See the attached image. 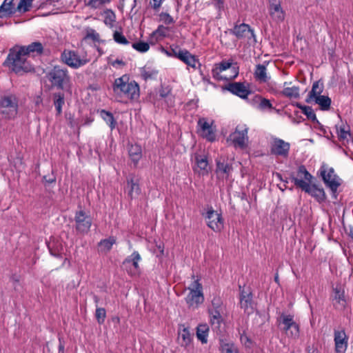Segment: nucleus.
<instances>
[{"label":"nucleus","instance_id":"54","mask_svg":"<svg viewBox=\"0 0 353 353\" xmlns=\"http://www.w3.org/2000/svg\"><path fill=\"white\" fill-rule=\"evenodd\" d=\"M95 316L99 323H103L106 316V312L105 309L102 307H97L96 309Z\"/></svg>","mask_w":353,"mask_h":353},{"label":"nucleus","instance_id":"7","mask_svg":"<svg viewBox=\"0 0 353 353\" xmlns=\"http://www.w3.org/2000/svg\"><path fill=\"white\" fill-rule=\"evenodd\" d=\"M1 113L6 118L14 117L18 112V99L14 94H7L0 99Z\"/></svg>","mask_w":353,"mask_h":353},{"label":"nucleus","instance_id":"31","mask_svg":"<svg viewBox=\"0 0 353 353\" xmlns=\"http://www.w3.org/2000/svg\"><path fill=\"white\" fill-rule=\"evenodd\" d=\"M336 129L339 141L348 142L351 137L350 127L341 123L340 125H336Z\"/></svg>","mask_w":353,"mask_h":353},{"label":"nucleus","instance_id":"2","mask_svg":"<svg viewBox=\"0 0 353 353\" xmlns=\"http://www.w3.org/2000/svg\"><path fill=\"white\" fill-rule=\"evenodd\" d=\"M113 90L130 100H137L140 95L139 86L134 81H130L129 77L123 75L114 80Z\"/></svg>","mask_w":353,"mask_h":353},{"label":"nucleus","instance_id":"5","mask_svg":"<svg viewBox=\"0 0 353 353\" xmlns=\"http://www.w3.org/2000/svg\"><path fill=\"white\" fill-rule=\"evenodd\" d=\"M189 294L185 298V302L188 307L196 308L204 301V296L203 293V287L199 282V279H196L188 287Z\"/></svg>","mask_w":353,"mask_h":353},{"label":"nucleus","instance_id":"4","mask_svg":"<svg viewBox=\"0 0 353 353\" xmlns=\"http://www.w3.org/2000/svg\"><path fill=\"white\" fill-rule=\"evenodd\" d=\"M60 59L63 63L72 69L83 67L90 61L87 52L79 50H64Z\"/></svg>","mask_w":353,"mask_h":353},{"label":"nucleus","instance_id":"47","mask_svg":"<svg viewBox=\"0 0 353 353\" xmlns=\"http://www.w3.org/2000/svg\"><path fill=\"white\" fill-rule=\"evenodd\" d=\"M132 47L137 51L141 53L146 52L150 49L149 43L144 41L133 43Z\"/></svg>","mask_w":353,"mask_h":353},{"label":"nucleus","instance_id":"28","mask_svg":"<svg viewBox=\"0 0 353 353\" xmlns=\"http://www.w3.org/2000/svg\"><path fill=\"white\" fill-rule=\"evenodd\" d=\"M323 83L320 81H315L312 84V90L308 94L307 98L306 99L307 103L312 102V100L315 99L316 97L321 96V93L323 91Z\"/></svg>","mask_w":353,"mask_h":353},{"label":"nucleus","instance_id":"63","mask_svg":"<svg viewBox=\"0 0 353 353\" xmlns=\"http://www.w3.org/2000/svg\"><path fill=\"white\" fill-rule=\"evenodd\" d=\"M46 181H47L48 183H54V182H55V178H53V179H49V180H47Z\"/></svg>","mask_w":353,"mask_h":353},{"label":"nucleus","instance_id":"20","mask_svg":"<svg viewBox=\"0 0 353 353\" xmlns=\"http://www.w3.org/2000/svg\"><path fill=\"white\" fill-rule=\"evenodd\" d=\"M126 190L131 199L137 198L141 194L139 179L132 176H129L127 179Z\"/></svg>","mask_w":353,"mask_h":353},{"label":"nucleus","instance_id":"27","mask_svg":"<svg viewBox=\"0 0 353 353\" xmlns=\"http://www.w3.org/2000/svg\"><path fill=\"white\" fill-rule=\"evenodd\" d=\"M15 12L13 0H4L0 6V18L11 16Z\"/></svg>","mask_w":353,"mask_h":353},{"label":"nucleus","instance_id":"13","mask_svg":"<svg viewBox=\"0 0 353 353\" xmlns=\"http://www.w3.org/2000/svg\"><path fill=\"white\" fill-rule=\"evenodd\" d=\"M290 148V145L288 142L279 138H274L271 143L270 152L276 156L287 157L289 154Z\"/></svg>","mask_w":353,"mask_h":353},{"label":"nucleus","instance_id":"62","mask_svg":"<svg viewBox=\"0 0 353 353\" xmlns=\"http://www.w3.org/2000/svg\"><path fill=\"white\" fill-rule=\"evenodd\" d=\"M59 352H63V350H64V345L61 343L60 339H59Z\"/></svg>","mask_w":353,"mask_h":353},{"label":"nucleus","instance_id":"3","mask_svg":"<svg viewBox=\"0 0 353 353\" xmlns=\"http://www.w3.org/2000/svg\"><path fill=\"white\" fill-rule=\"evenodd\" d=\"M48 79L53 87L72 92V81L68 70L60 66H54L47 74Z\"/></svg>","mask_w":353,"mask_h":353},{"label":"nucleus","instance_id":"24","mask_svg":"<svg viewBox=\"0 0 353 353\" xmlns=\"http://www.w3.org/2000/svg\"><path fill=\"white\" fill-rule=\"evenodd\" d=\"M254 77L259 83H269L271 79V77L268 74L266 66L263 64L256 65Z\"/></svg>","mask_w":353,"mask_h":353},{"label":"nucleus","instance_id":"61","mask_svg":"<svg viewBox=\"0 0 353 353\" xmlns=\"http://www.w3.org/2000/svg\"><path fill=\"white\" fill-rule=\"evenodd\" d=\"M307 353H319V350L316 348L310 346H308L307 347Z\"/></svg>","mask_w":353,"mask_h":353},{"label":"nucleus","instance_id":"48","mask_svg":"<svg viewBox=\"0 0 353 353\" xmlns=\"http://www.w3.org/2000/svg\"><path fill=\"white\" fill-rule=\"evenodd\" d=\"M34 0H20L17 10L20 12H26L30 10Z\"/></svg>","mask_w":353,"mask_h":353},{"label":"nucleus","instance_id":"25","mask_svg":"<svg viewBox=\"0 0 353 353\" xmlns=\"http://www.w3.org/2000/svg\"><path fill=\"white\" fill-rule=\"evenodd\" d=\"M19 48L28 57H29L31 53L41 54L43 50V45L40 42H33L28 46H19Z\"/></svg>","mask_w":353,"mask_h":353},{"label":"nucleus","instance_id":"41","mask_svg":"<svg viewBox=\"0 0 353 353\" xmlns=\"http://www.w3.org/2000/svg\"><path fill=\"white\" fill-rule=\"evenodd\" d=\"M116 243V239L113 236L103 239L99 242V247L103 252H108L111 250L112 245Z\"/></svg>","mask_w":353,"mask_h":353},{"label":"nucleus","instance_id":"52","mask_svg":"<svg viewBox=\"0 0 353 353\" xmlns=\"http://www.w3.org/2000/svg\"><path fill=\"white\" fill-rule=\"evenodd\" d=\"M183 49H181L179 46H176L174 47H171L170 50H164L163 51L165 53V54L170 57H175L178 59V54H181Z\"/></svg>","mask_w":353,"mask_h":353},{"label":"nucleus","instance_id":"36","mask_svg":"<svg viewBox=\"0 0 353 353\" xmlns=\"http://www.w3.org/2000/svg\"><path fill=\"white\" fill-rule=\"evenodd\" d=\"M315 103L318 104L320 106V109L323 111H327L330 108L331 105V99L327 96L321 95L313 100Z\"/></svg>","mask_w":353,"mask_h":353},{"label":"nucleus","instance_id":"15","mask_svg":"<svg viewBox=\"0 0 353 353\" xmlns=\"http://www.w3.org/2000/svg\"><path fill=\"white\" fill-rule=\"evenodd\" d=\"M269 14L272 19L277 22H283L285 17V12L281 7L279 0H269Z\"/></svg>","mask_w":353,"mask_h":353},{"label":"nucleus","instance_id":"37","mask_svg":"<svg viewBox=\"0 0 353 353\" xmlns=\"http://www.w3.org/2000/svg\"><path fill=\"white\" fill-rule=\"evenodd\" d=\"M179 339L182 346H188L192 340V335L188 327H183L179 332Z\"/></svg>","mask_w":353,"mask_h":353},{"label":"nucleus","instance_id":"35","mask_svg":"<svg viewBox=\"0 0 353 353\" xmlns=\"http://www.w3.org/2000/svg\"><path fill=\"white\" fill-rule=\"evenodd\" d=\"M129 155L132 161L135 165L137 164L139 161L142 157V150L139 145H131L129 148Z\"/></svg>","mask_w":353,"mask_h":353},{"label":"nucleus","instance_id":"26","mask_svg":"<svg viewBox=\"0 0 353 353\" xmlns=\"http://www.w3.org/2000/svg\"><path fill=\"white\" fill-rule=\"evenodd\" d=\"M169 28L163 25H160L158 28L153 31L150 36V40L152 43L157 42L168 36Z\"/></svg>","mask_w":353,"mask_h":353},{"label":"nucleus","instance_id":"44","mask_svg":"<svg viewBox=\"0 0 353 353\" xmlns=\"http://www.w3.org/2000/svg\"><path fill=\"white\" fill-rule=\"evenodd\" d=\"M297 106L302 110V112L307 117V119L313 121L316 120V114L311 107L302 105L299 103L297 104Z\"/></svg>","mask_w":353,"mask_h":353},{"label":"nucleus","instance_id":"1","mask_svg":"<svg viewBox=\"0 0 353 353\" xmlns=\"http://www.w3.org/2000/svg\"><path fill=\"white\" fill-rule=\"evenodd\" d=\"M19 46H15L10 50L3 65L17 74L21 75L34 71V66Z\"/></svg>","mask_w":353,"mask_h":353},{"label":"nucleus","instance_id":"64","mask_svg":"<svg viewBox=\"0 0 353 353\" xmlns=\"http://www.w3.org/2000/svg\"><path fill=\"white\" fill-rule=\"evenodd\" d=\"M276 176L280 180H282L281 175L279 173H276Z\"/></svg>","mask_w":353,"mask_h":353},{"label":"nucleus","instance_id":"42","mask_svg":"<svg viewBox=\"0 0 353 353\" xmlns=\"http://www.w3.org/2000/svg\"><path fill=\"white\" fill-rule=\"evenodd\" d=\"M100 114L112 130L115 128L116 122L112 113L103 110L101 111Z\"/></svg>","mask_w":353,"mask_h":353},{"label":"nucleus","instance_id":"49","mask_svg":"<svg viewBox=\"0 0 353 353\" xmlns=\"http://www.w3.org/2000/svg\"><path fill=\"white\" fill-rule=\"evenodd\" d=\"M223 302L219 296H214L211 301V305L208 310H222Z\"/></svg>","mask_w":353,"mask_h":353},{"label":"nucleus","instance_id":"40","mask_svg":"<svg viewBox=\"0 0 353 353\" xmlns=\"http://www.w3.org/2000/svg\"><path fill=\"white\" fill-rule=\"evenodd\" d=\"M103 14H104V20H103L104 23L110 28H113L114 23L116 21V15H115L114 12L112 10L107 9L104 11Z\"/></svg>","mask_w":353,"mask_h":353},{"label":"nucleus","instance_id":"21","mask_svg":"<svg viewBox=\"0 0 353 353\" xmlns=\"http://www.w3.org/2000/svg\"><path fill=\"white\" fill-rule=\"evenodd\" d=\"M347 337L343 330L334 331L335 349L337 352H344L347 346Z\"/></svg>","mask_w":353,"mask_h":353},{"label":"nucleus","instance_id":"30","mask_svg":"<svg viewBox=\"0 0 353 353\" xmlns=\"http://www.w3.org/2000/svg\"><path fill=\"white\" fill-rule=\"evenodd\" d=\"M232 166L225 162L221 161V160H216V173L222 177L228 178L230 174L232 172Z\"/></svg>","mask_w":353,"mask_h":353},{"label":"nucleus","instance_id":"14","mask_svg":"<svg viewBox=\"0 0 353 353\" xmlns=\"http://www.w3.org/2000/svg\"><path fill=\"white\" fill-rule=\"evenodd\" d=\"M141 257L138 252L134 251L131 255L125 258L123 262V265L131 275L136 274L139 271V262Z\"/></svg>","mask_w":353,"mask_h":353},{"label":"nucleus","instance_id":"9","mask_svg":"<svg viewBox=\"0 0 353 353\" xmlns=\"http://www.w3.org/2000/svg\"><path fill=\"white\" fill-rule=\"evenodd\" d=\"M76 231L81 234H88L92 224L90 215L82 209L77 210L74 214Z\"/></svg>","mask_w":353,"mask_h":353},{"label":"nucleus","instance_id":"43","mask_svg":"<svg viewBox=\"0 0 353 353\" xmlns=\"http://www.w3.org/2000/svg\"><path fill=\"white\" fill-rule=\"evenodd\" d=\"M334 300L339 303L341 307H344L345 304V299L344 292L341 288L336 287L334 289Z\"/></svg>","mask_w":353,"mask_h":353},{"label":"nucleus","instance_id":"46","mask_svg":"<svg viewBox=\"0 0 353 353\" xmlns=\"http://www.w3.org/2000/svg\"><path fill=\"white\" fill-rule=\"evenodd\" d=\"M110 2L111 0H89L86 5L90 8L99 9Z\"/></svg>","mask_w":353,"mask_h":353},{"label":"nucleus","instance_id":"11","mask_svg":"<svg viewBox=\"0 0 353 353\" xmlns=\"http://www.w3.org/2000/svg\"><path fill=\"white\" fill-rule=\"evenodd\" d=\"M230 32L239 39L247 38L248 40L252 39L253 42L256 41L254 30L248 24L244 23L236 24L232 29L230 30Z\"/></svg>","mask_w":353,"mask_h":353},{"label":"nucleus","instance_id":"6","mask_svg":"<svg viewBox=\"0 0 353 353\" xmlns=\"http://www.w3.org/2000/svg\"><path fill=\"white\" fill-rule=\"evenodd\" d=\"M248 130L249 128L245 124H239L234 131L230 134L228 140L231 141L235 148L245 149L248 145Z\"/></svg>","mask_w":353,"mask_h":353},{"label":"nucleus","instance_id":"50","mask_svg":"<svg viewBox=\"0 0 353 353\" xmlns=\"http://www.w3.org/2000/svg\"><path fill=\"white\" fill-rule=\"evenodd\" d=\"M113 39L115 42L122 45H127L129 43V41L125 37V36L122 34V32L115 31L113 34Z\"/></svg>","mask_w":353,"mask_h":353},{"label":"nucleus","instance_id":"58","mask_svg":"<svg viewBox=\"0 0 353 353\" xmlns=\"http://www.w3.org/2000/svg\"><path fill=\"white\" fill-rule=\"evenodd\" d=\"M88 37L91 38L93 41H98L99 39V34L93 29H90L88 32Z\"/></svg>","mask_w":353,"mask_h":353},{"label":"nucleus","instance_id":"53","mask_svg":"<svg viewBox=\"0 0 353 353\" xmlns=\"http://www.w3.org/2000/svg\"><path fill=\"white\" fill-rule=\"evenodd\" d=\"M300 330H299V325L294 322V323L292 325L291 330H289L288 334L287 336L288 337H290L292 339H298L299 336Z\"/></svg>","mask_w":353,"mask_h":353},{"label":"nucleus","instance_id":"22","mask_svg":"<svg viewBox=\"0 0 353 353\" xmlns=\"http://www.w3.org/2000/svg\"><path fill=\"white\" fill-rule=\"evenodd\" d=\"M312 179V176L309 173V172L306 170L304 165H300L298 168L296 176H292V181L294 182V185L298 188H299V181H302L307 184H310L311 183Z\"/></svg>","mask_w":353,"mask_h":353},{"label":"nucleus","instance_id":"32","mask_svg":"<svg viewBox=\"0 0 353 353\" xmlns=\"http://www.w3.org/2000/svg\"><path fill=\"white\" fill-rule=\"evenodd\" d=\"M221 312L222 310H208L210 322L214 328H219L223 321Z\"/></svg>","mask_w":353,"mask_h":353},{"label":"nucleus","instance_id":"59","mask_svg":"<svg viewBox=\"0 0 353 353\" xmlns=\"http://www.w3.org/2000/svg\"><path fill=\"white\" fill-rule=\"evenodd\" d=\"M153 3L152 5V8L154 10H158L160 7L161 6V4L163 3V0H152Z\"/></svg>","mask_w":353,"mask_h":353},{"label":"nucleus","instance_id":"17","mask_svg":"<svg viewBox=\"0 0 353 353\" xmlns=\"http://www.w3.org/2000/svg\"><path fill=\"white\" fill-rule=\"evenodd\" d=\"M225 90L242 99L247 98L250 94L249 88L241 82L230 83L225 87Z\"/></svg>","mask_w":353,"mask_h":353},{"label":"nucleus","instance_id":"38","mask_svg":"<svg viewBox=\"0 0 353 353\" xmlns=\"http://www.w3.org/2000/svg\"><path fill=\"white\" fill-rule=\"evenodd\" d=\"M281 321L283 325V330L285 331L286 335L288 334L289 330H291L292 325L294 323V316L291 314H282L280 316Z\"/></svg>","mask_w":353,"mask_h":353},{"label":"nucleus","instance_id":"10","mask_svg":"<svg viewBox=\"0 0 353 353\" xmlns=\"http://www.w3.org/2000/svg\"><path fill=\"white\" fill-rule=\"evenodd\" d=\"M207 225L214 232H220L223 228V219L221 213L215 211L212 207L208 208L205 215Z\"/></svg>","mask_w":353,"mask_h":353},{"label":"nucleus","instance_id":"45","mask_svg":"<svg viewBox=\"0 0 353 353\" xmlns=\"http://www.w3.org/2000/svg\"><path fill=\"white\" fill-rule=\"evenodd\" d=\"M232 65L231 61H222L216 65V68L213 69L212 72L214 75H218L219 73L229 69Z\"/></svg>","mask_w":353,"mask_h":353},{"label":"nucleus","instance_id":"57","mask_svg":"<svg viewBox=\"0 0 353 353\" xmlns=\"http://www.w3.org/2000/svg\"><path fill=\"white\" fill-rule=\"evenodd\" d=\"M259 108L262 110L271 109L272 108V104L270 100L263 98L260 101Z\"/></svg>","mask_w":353,"mask_h":353},{"label":"nucleus","instance_id":"12","mask_svg":"<svg viewBox=\"0 0 353 353\" xmlns=\"http://www.w3.org/2000/svg\"><path fill=\"white\" fill-rule=\"evenodd\" d=\"M299 188L306 193L314 197L319 203L324 202L326 196L323 188H319L315 185L307 184L302 181L299 182Z\"/></svg>","mask_w":353,"mask_h":353},{"label":"nucleus","instance_id":"51","mask_svg":"<svg viewBox=\"0 0 353 353\" xmlns=\"http://www.w3.org/2000/svg\"><path fill=\"white\" fill-rule=\"evenodd\" d=\"M223 353H238V349L234 343H224L221 345Z\"/></svg>","mask_w":353,"mask_h":353},{"label":"nucleus","instance_id":"34","mask_svg":"<svg viewBox=\"0 0 353 353\" xmlns=\"http://www.w3.org/2000/svg\"><path fill=\"white\" fill-rule=\"evenodd\" d=\"M290 83L285 82L284 86ZM299 91L300 89L299 86L285 87L281 93L283 96L290 99H299L300 97Z\"/></svg>","mask_w":353,"mask_h":353},{"label":"nucleus","instance_id":"16","mask_svg":"<svg viewBox=\"0 0 353 353\" xmlns=\"http://www.w3.org/2000/svg\"><path fill=\"white\" fill-rule=\"evenodd\" d=\"M240 290V306L244 312L248 314L252 313L254 310V303L252 300V294L250 291H245L241 285Z\"/></svg>","mask_w":353,"mask_h":353},{"label":"nucleus","instance_id":"56","mask_svg":"<svg viewBox=\"0 0 353 353\" xmlns=\"http://www.w3.org/2000/svg\"><path fill=\"white\" fill-rule=\"evenodd\" d=\"M157 74V72L154 70H144L141 72V77L144 80L147 81L148 79H154L156 77Z\"/></svg>","mask_w":353,"mask_h":353},{"label":"nucleus","instance_id":"18","mask_svg":"<svg viewBox=\"0 0 353 353\" xmlns=\"http://www.w3.org/2000/svg\"><path fill=\"white\" fill-rule=\"evenodd\" d=\"M194 158L196 164L194 167V172L200 175H207L210 170L207 157L205 154L195 153Z\"/></svg>","mask_w":353,"mask_h":353},{"label":"nucleus","instance_id":"8","mask_svg":"<svg viewBox=\"0 0 353 353\" xmlns=\"http://www.w3.org/2000/svg\"><path fill=\"white\" fill-rule=\"evenodd\" d=\"M319 172L325 185L335 194L340 185V183L334 168L328 167L326 164H323L320 168Z\"/></svg>","mask_w":353,"mask_h":353},{"label":"nucleus","instance_id":"29","mask_svg":"<svg viewBox=\"0 0 353 353\" xmlns=\"http://www.w3.org/2000/svg\"><path fill=\"white\" fill-rule=\"evenodd\" d=\"M53 104L57 111V115L59 116L62 113V108L65 104V94L62 92L53 93Z\"/></svg>","mask_w":353,"mask_h":353},{"label":"nucleus","instance_id":"39","mask_svg":"<svg viewBox=\"0 0 353 353\" xmlns=\"http://www.w3.org/2000/svg\"><path fill=\"white\" fill-rule=\"evenodd\" d=\"M159 97L161 99H165L167 103L170 106H172L174 103L173 97L171 94V89L168 87L161 88L159 92Z\"/></svg>","mask_w":353,"mask_h":353},{"label":"nucleus","instance_id":"19","mask_svg":"<svg viewBox=\"0 0 353 353\" xmlns=\"http://www.w3.org/2000/svg\"><path fill=\"white\" fill-rule=\"evenodd\" d=\"M198 125L200 127V132L203 137L210 141L215 140V132L212 128V125L205 118L199 119Z\"/></svg>","mask_w":353,"mask_h":353},{"label":"nucleus","instance_id":"60","mask_svg":"<svg viewBox=\"0 0 353 353\" xmlns=\"http://www.w3.org/2000/svg\"><path fill=\"white\" fill-rule=\"evenodd\" d=\"M111 65L113 67L118 68L125 65V63L121 59H116L115 61L111 62Z\"/></svg>","mask_w":353,"mask_h":353},{"label":"nucleus","instance_id":"55","mask_svg":"<svg viewBox=\"0 0 353 353\" xmlns=\"http://www.w3.org/2000/svg\"><path fill=\"white\" fill-rule=\"evenodd\" d=\"M159 17L161 21L166 25L173 24L175 22L173 17L167 12H161Z\"/></svg>","mask_w":353,"mask_h":353},{"label":"nucleus","instance_id":"23","mask_svg":"<svg viewBox=\"0 0 353 353\" xmlns=\"http://www.w3.org/2000/svg\"><path fill=\"white\" fill-rule=\"evenodd\" d=\"M178 59L183 62L188 66L196 68V64H200L199 59L196 56L192 54L188 50L183 49L181 54H178Z\"/></svg>","mask_w":353,"mask_h":353},{"label":"nucleus","instance_id":"33","mask_svg":"<svg viewBox=\"0 0 353 353\" xmlns=\"http://www.w3.org/2000/svg\"><path fill=\"white\" fill-rule=\"evenodd\" d=\"M209 326L206 324H200L196 327V337L203 344L208 343Z\"/></svg>","mask_w":353,"mask_h":353}]
</instances>
